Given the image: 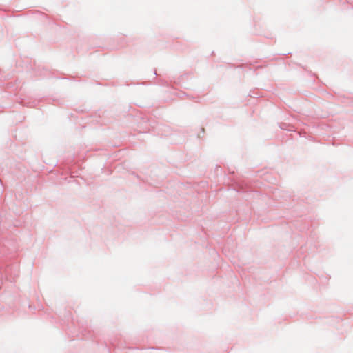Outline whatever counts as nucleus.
<instances>
[{"label":"nucleus","mask_w":353,"mask_h":353,"mask_svg":"<svg viewBox=\"0 0 353 353\" xmlns=\"http://www.w3.org/2000/svg\"><path fill=\"white\" fill-rule=\"evenodd\" d=\"M61 83L59 84V85L61 86H75V85L73 84L74 81L72 80H70L68 79H61L59 80Z\"/></svg>","instance_id":"nucleus-1"}]
</instances>
